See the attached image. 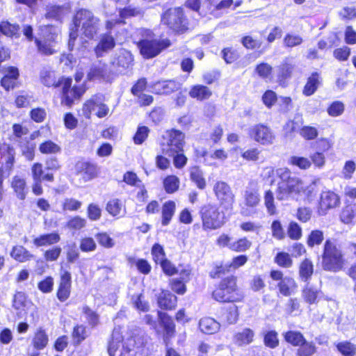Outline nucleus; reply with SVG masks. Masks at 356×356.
<instances>
[{"label":"nucleus","instance_id":"nucleus-1","mask_svg":"<svg viewBox=\"0 0 356 356\" xmlns=\"http://www.w3.org/2000/svg\"><path fill=\"white\" fill-rule=\"evenodd\" d=\"M275 174L280 179L275 191L278 200H295L298 201L302 195H305L307 197L312 195L314 185L306 186L299 177L293 176L289 168H280L276 170Z\"/></svg>","mask_w":356,"mask_h":356},{"label":"nucleus","instance_id":"nucleus-2","mask_svg":"<svg viewBox=\"0 0 356 356\" xmlns=\"http://www.w3.org/2000/svg\"><path fill=\"white\" fill-rule=\"evenodd\" d=\"M99 27V19L94 14L86 9H81L76 12L73 18V24L70 28L69 48L72 50L75 40L78 37L79 28L81 33L88 38H93L97 33Z\"/></svg>","mask_w":356,"mask_h":356},{"label":"nucleus","instance_id":"nucleus-3","mask_svg":"<svg viewBox=\"0 0 356 356\" xmlns=\"http://www.w3.org/2000/svg\"><path fill=\"white\" fill-rule=\"evenodd\" d=\"M143 345V339L140 336L127 338L124 341L120 330L115 329L108 351L110 356H141Z\"/></svg>","mask_w":356,"mask_h":356},{"label":"nucleus","instance_id":"nucleus-4","mask_svg":"<svg viewBox=\"0 0 356 356\" xmlns=\"http://www.w3.org/2000/svg\"><path fill=\"white\" fill-rule=\"evenodd\" d=\"M39 31V37L35 38L38 51L44 56L55 54L60 29L53 25H43L40 26Z\"/></svg>","mask_w":356,"mask_h":356},{"label":"nucleus","instance_id":"nucleus-5","mask_svg":"<svg viewBox=\"0 0 356 356\" xmlns=\"http://www.w3.org/2000/svg\"><path fill=\"white\" fill-rule=\"evenodd\" d=\"M322 257V266L326 270L338 271L343 268L345 264L341 249L330 240H327L324 244Z\"/></svg>","mask_w":356,"mask_h":356},{"label":"nucleus","instance_id":"nucleus-6","mask_svg":"<svg viewBox=\"0 0 356 356\" xmlns=\"http://www.w3.org/2000/svg\"><path fill=\"white\" fill-rule=\"evenodd\" d=\"M145 38L138 43L141 54L146 58L157 56L162 50L170 46L168 39L156 40L153 38V33L149 30H145Z\"/></svg>","mask_w":356,"mask_h":356},{"label":"nucleus","instance_id":"nucleus-7","mask_svg":"<svg viewBox=\"0 0 356 356\" xmlns=\"http://www.w3.org/2000/svg\"><path fill=\"white\" fill-rule=\"evenodd\" d=\"M201 218L204 230L220 228L225 223V215L214 204H207L202 208Z\"/></svg>","mask_w":356,"mask_h":356},{"label":"nucleus","instance_id":"nucleus-8","mask_svg":"<svg viewBox=\"0 0 356 356\" xmlns=\"http://www.w3.org/2000/svg\"><path fill=\"white\" fill-rule=\"evenodd\" d=\"M213 298L222 302L238 301L239 297L237 293L236 278L230 276L223 279L213 292Z\"/></svg>","mask_w":356,"mask_h":356},{"label":"nucleus","instance_id":"nucleus-9","mask_svg":"<svg viewBox=\"0 0 356 356\" xmlns=\"http://www.w3.org/2000/svg\"><path fill=\"white\" fill-rule=\"evenodd\" d=\"M161 23L177 33H184L188 29V24L181 8L167 10L161 16Z\"/></svg>","mask_w":356,"mask_h":356},{"label":"nucleus","instance_id":"nucleus-10","mask_svg":"<svg viewBox=\"0 0 356 356\" xmlns=\"http://www.w3.org/2000/svg\"><path fill=\"white\" fill-rule=\"evenodd\" d=\"M213 191L221 207L226 210L232 209L235 195L227 183L223 181H216L213 185Z\"/></svg>","mask_w":356,"mask_h":356},{"label":"nucleus","instance_id":"nucleus-11","mask_svg":"<svg viewBox=\"0 0 356 356\" xmlns=\"http://www.w3.org/2000/svg\"><path fill=\"white\" fill-rule=\"evenodd\" d=\"M184 135L182 132L172 130L167 134L165 143L161 145L162 152L167 156H173L176 152H183Z\"/></svg>","mask_w":356,"mask_h":356},{"label":"nucleus","instance_id":"nucleus-12","mask_svg":"<svg viewBox=\"0 0 356 356\" xmlns=\"http://www.w3.org/2000/svg\"><path fill=\"white\" fill-rule=\"evenodd\" d=\"M251 137L262 145H273L276 139V136L272 129L264 124H257L253 126L250 133Z\"/></svg>","mask_w":356,"mask_h":356},{"label":"nucleus","instance_id":"nucleus-13","mask_svg":"<svg viewBox=\"0 0 356 356\" xmlns=\"http://www.w3.org/2000/svg\"><path fill=\"white\" fill-rule=\"evenodd\" d=\"M340 204V197L337 193L331 191H323L320 197L318 213L324 216L329 210L339 207Z\"/></svg>","mask_w":356,"mask_h":356},{"label":"nucleus","instance_id":"nucleus-14","mask_svg":"<svg viewBox=\"0 0 356 356\" xmlns=\"http://www.w3.org/2000/svg\"><path fill=\"white\" fill-rule=\"evenodd\" d=\"M181 84L175 80L159 81L151 86L152 91L157 95H170L181 89Z\"/></svg>","mask_w":356,"mask_h":356},{"label":"nucleus","instance_id":"nucleus-15","mask_svg":"<svg viewBox=\"0 0 356 356\" xmlns=\"http://www.w3.org/2000/svg\"><path fill=\"white\" fill-rule=\"evenodd\" d=\"M0 154L1 162L3 165V169L5 171H8V175H10L15 163V149L8 144H1Z\"/></svg>","mask_w":356,"mask_h":356},{"label":"nucleus","instance_id":"nucleus-16","mask_svg":"<svg viewBox=\"0 0 356 356\" xmlns=\"http://www.w3.org/2000/svg\"><path fill=\"white\" fill-rule=\"evenodd\" d=\"M71 292V274L68 271H64L59 282L57 291V298L61 301H65L70 295Z\"/></svg>","mask_w":356,"mask_h":356},{"label":"nucleus","instance_id":"nucleus-17","mask_svg":"<svg viewBox=\"0 0 356 356\" xmlns=\"http://www.w3.org/2000/svg\"><path fill=\"white\" fill-rule=\"evenodd\" d=\"M96 110V115L99 118L105 117L110 111L107 105L102 102H95L94 99H90L86 102L83 107V113L86 116H89L92 111Z\"/></svg>","mask_w":356,"mask_h":356},{"label":"nucleus","instance_id":"nucleus-18","mask_svg":"<svg viewBox=\"0 0 356 356\" xmlns=\"http://www.w3.org/2000/svg\"><path fill=\"white\" fill-rule=\"evenodd\" d=\"M115 45V40L110 33H104L100 36L99 42L95 51L98 57L102 56L105 53L111 51Z\"/></svg>","mask_w":356,"mask_h":356},{"label":"nucleus","instance_id":"nucleus-19","mask_svg":"<svg viewBox=\"0 0 356 356\" xmlns=\"http://www.w3.org/2000/svg\"><path fill=\"white\" fill-rule=\"evenodd\" d=\"M133 60V56L131 52L122 49L119 50V51L116 54V56L113 58L112 63L116 67L125 70L129 68L132 65Z\"/></svg>","mask_w":356,"mask_h":356},{"label":"nucleus","instance_id":"nucleus-20","mask_svg":"<svg viewBox=\"0 0 356 356\" xmlns=\"http://www.w3.org/2000/svg\"><path fill=\"white\" fill-rule=\"evenodd\" d=\"M79 174L86 181L96 177L99 173V168L97 165L87 162L77 164Z\"/></svg>","mask_w":356,"mask_h":356},{"label":"nucleus","instance_id":"nucleus-21","mask_svg":"<svg viewBox=\"0 0 356 356\" xmlns=\"http://www.w3.org/2000/svg\"><path fill=\"white\" fill-rule=\"evenodd\" d=\"M314 273L313 262L308 258L304 259L298 266V276L300 281L308 282Z\"/></svg>","mask_w":356,"mask_h":356},{"label":"nucleus","instance_id":"nucleus-22","mask_svg":"<svg viewBox=\"0 0 356 356\" xmlns=\"http://www.w3.org/2000/svg\"><path fill=\"white\" fill-rule=\"evenodd\" d=\"M254 337V332L249 327H245L234 335V341L238 346H247L253 341Z\"/></svg>","mask_w":356,"mask_h":356},{"label":"nucleus","instance_id":"nucleus-23","mask_svg":"<svg viewBox=\"0 0 356 356\" xmlns=\"http://www.w3.org/2000/svg\"><path fill=\"white\" fill-rule=\"evenodd\" d=\"M199 327L202 332L212 334L220 330V324L213 318L204 317L200 320Z\"/></svg>","mask_w":356,"mask_h":356},{"label":"nucleus","instance_id":"nucleus-24","mask_svg":"<svg viewBox=\"0 0 356 356\" xmlns=\"http://www.w3.org/2000/svg\"><path fill=\"white\" fill-rule=\"evenodd\" d=\"M31 175L33 181H53L54 177L53 173L44 172L42 164L35 163L31 167Z\"/></svg>","mask_w":356,"mask_h":356},{"label":"nucleus","instance_id":"nucleus-25","mask_svg":"<svg viewBox=\"0 0 356 356\" xmlns=\"http://www.w3.org/2000/svg\"><path fill=\"white\" fill-rule=\"evenodd\" d=\"M177 301V297L169 291H162L158 298L159 306L163 309H175Z\"/></svg>","mask_w":356,"mask_h":356},{"label":"nucleus","instance_id":"nucleus-26","mask_svg":"<svg viewBox=\"0 0 356 356\" xmlns=\"http://www.w3.org/2000/svg\"><path fill=\"white\" fill-rule=\"evenodd\" d=\"M57 83L58 84V86L63 87L62 102L67 106H71L72 98L69 93L76 94V87L71 88L72 79H62L61 80H59Z\"/></svg>","mask_w":356,"mask_h":356},{"label":"nucleus","instance_id":"nucleus-27","mask_svg":"<svg viewBox=\"0 0 356 356\" xmlns=\"http://www.w3.org/2000/svg\"><path fill=\"white\" fill-rule=\"evenodd\" d=\"M10 256L20 263L29 261L34 258V255L22 245L14 246L10 252Z\"/></svg>","mask_w":356,"mask_h":356},{"label":"nucleus","instance_id":"nucleus-28","mask_svg":"<svg viewBox=\"0 0 356 356\" xmlns=\"http://www.w3.org/2000/svg\"><path fill=\"white\" fill-rule=\"evenodd\" d=\"M106 209L113 217H122L126 213L124 205L118 199H113L108 201Z\"/></svg>","mask_w":356,"mask_h":356},{"label":"nucleus","instance_id":"nucleus-29","mask_svg":"<svg viewBox=\"0 0 356 356\" xmlns=\"http://www.w3.org/2000/svg\"><path fill=\"white\" fill-rule=\"evenodd\" d=\"M277 287L282 295L289 296L296 290L297 284L293 278L286 276L278 283Z\"/></svg>","mask_w":356,"mask_h":356},{"label":"nucleus","instance_id":"nucleus-30","mask_svg":"<svg viewBox=\"0 0 356 356\" xmlns=\"http://www.w3.org/2000/svg\"><path fill=\"white\" fill-rule=\"evenodd\" d=\"M176 209V204L174 201L169 200L165 202L162 207V220L161 224L163 226L168 225L172 216L175 214Z\"/></svg>","mask_w":356,"mask_h":356},{"label":"nucleus","instance_id":"nucleus-31","mask_svg":"<svg viewBox=\"0 0 356 356\" xmlns=\"http://www.w3.org/2000/svg\"><path fill=\"white\" fill-rule=\"evenodd\" d=\"M60 239L58 233H50L40 235L33 240V243L37 247L50 245L58 243Z\"/></svg>","mask_w":356,"mask_h":356},{"label":"nucleus","instance_id":"nucleus-32","mask_svg":"<svg viewBox=\"0 0 356 356\" xmlns=\"http://www.w3.org/2000/svg\"><path fill=\"white\" fill-rule=\"evenodd\" d=\"M222 321L227 325L235 324L238 319V307L235 305H231L225 308L222 314Z\"/></svg>","mask_w":356,"mask_h":356},{"label":"nucleus","instance_id":"nucleus-33","mask_svg":"<svg viewBox=\"0 0 356 356\" xmlns=\"http://www.w3.org/2000/svg\"><path fill=\"white\" fill-rule=\"evenodd\" d=\"M212 92L211 90L207 86L202 85L194 86L189 92V95L192 98H195L197 100H204L209 99Z\"/></svg>","mask_w":356,"mask_h":356},{"label":"nucleus","instance_id":"nucleus-34","mask_svg":"<svg viewBox=\"0 0 356 356\" xmlns=\"http://www.w3.org/2000/svg\"><path fill=\"white\" fill-rule=\"evenodd\" d=\"M320 85V76L317 72L313 73L304 87L303 94L310 96L315 92Z\"/></svg>","mask_w":356,"mask_h":356},{"label":"nucleus","instance_id":"nucleus-35","mask_svg":"<svg viewBox=\"0 0 356 356\" xmlns=\"http://www.w3.org/2000/svg\"><path fill=\"white\" fill-rule=\"evenodd\" d=\"M245 204L248 207H256L259 202L260 197L258 191L255 189H247L244 193Z\"/></svg>","mask_w":356,"mask_h":356},{"label":"nucleus","instance_id":"nucleus-36","mask_svg":"<svg viewBox=\"0 0 356 356\" xmlns=\"http://www.w3.org/2000/svg\"><path fill=\"white\" fill-rule=\"evenodd\" d=\"M163 184L166 193H174L179 188L180 180L175 175H168L163 179Z\"/></svg>","mask_w":356,"mask_h":356},{"label":"nucleus","instance_id":"nucleus-37","mask_svg":"<svg viewBox=\"0 0 356 356\" xmlns=\"http://www.w3.org/2000/svg\"><path fill=\"white\" fill-rule=\"evenodd\" d=\"M12 187L15 190L17 196L20 200L26 197V181L19 176H15L12 181Z\"/></svg>","mask_w":356,"mask_h":356},{"label":"nucleus","instance_id":"nucleus-38","mask_svg":"<svg viewBox=\"0 0 356 356\" xmlns=\"http://www.w3.org/2000/svg\"><path fill=\"white\" fill-rule=\"evenodd\" d=\"M284 339L294 346H299L304 343L305 339L303 335L297 331H289L284 334Z\"/></svg>","mask_w":356,"mask_h":356},{"label":"nucleus","instance_id":"nucleus-39","mask_svg":"<svg viewBox=\"0 0 356 356\" xmlns=\"http://www.w3.org/2000/svg\"><path fill=\"white\" fill-rule=\"evenodd\" d=\"M40 79L42 83L47 87H58V81L56 80L55 73L53 71L43 69L40 72Z\"/></svg>","mask_w":356,"mask_h":356},{"label":"nucleus","instance_id":"nucleus-40","mask_svg":"<svg viewBox=\"0 0 356 356\" xmlns=\"http://www.w3.org/2000/svg\"><path fill=\"white\" fill-rule=\"evenodd\" d=\"M341 219L346 224L356 219V204H349L345 207L342 210Z\"/></svg>","mask_w":356,"mask_h":356},{"label":"nucleus","instance_id":"nucleus-41","mask_svg":"<svg viewBox=\"0 0 356 356\" xmlns=\"http://www.w3.org/2000/svg\"><path fill=\"white\" fill-rule=\"evenodd\" d=\"M318 293L319 291L318 289L307 283L302 290V298L307 302L314 304L316 302Z\"/></svg>","mask_w":356,"mask_h":356},{"label":"nucleus","instance_id":"nucleus-42","mask_svg":"<svg viewBox=\"0 0 356 356\" xmlns=\"http://www.w3.org/2000/svg\"><path fill=\"white\" fill-rule=\"evenodd\" d=\"M191 179L195 183L200 189H204L206 187V181L203 177L202 170L197 167H193L191 170Z\"/></svg>","mask_w":356,"mask_h":356},{"label":"nucleus","instance_id":"nucleus-43","mask_svg":"<svg viewBox=\"0 0 356 356\" xmlns=\"http://www.w3.org/2000/svg\"><path fill=\"white\" fill-rule=\"evenodd\" d=\"M39 150L42 154H53L60 152L61 149L56 143L51 140H47L40 145Z\"/></svg>","mask_w":356,"mask_h":356},{"label":"nucleus","instance_id":"nucleus-44","mask_svg":"<svg viewBox=\"0 0 356 356\" xmlns=\"http://www.w3.org/2000/svg\"><path fill=\"white\" fill-rule=\"evenodd\" d=\"M158 317L161 324L165 327L167 334H172L175 330V325L170 316L165 313L158 312Z\"/></svg>","mask_w":356,"mask_h":356},{"label":"nucleus","instance_id":"nucleus-45","mask_svg":"<svg viewBox=\"0 0 356 356\" xmlns=\"http://www.w3.org/2000/svg\"><path fill=\"white\" fill-rule=\"evenodd\" d=\"M299 346L300 348L297 350L298 356H312L316 350V347L314 343L308 342L306 340Z\"/></svg>","mask_w":356,"mask_h":356},{"label":"nucleus","instance_id":"nucleus-46","mask_svg":"<svg viewBox=\"0 0 356 356\" xmlns=\"http://www.w3.org/2000/svg\"><path fill=\"white\" fill-rule=\"evenodd\" d=\"M337 348L343 356H353L356 353V345L349 341L340 342Z\"/></svg>","mask_w":356,"mask_h":356},{"label":"nucleus","instance_id":"nucleus-47","mask_svg":"<svg viewBox=\"0 0 356 356\" xmlns=\"http://www.w3.org/2000/svg\"><path fill=\"white\" fill-rule=\"evenodd\" d=\"M275 262L280 267L282 268H290L293 265V260L289 255V254L286 252H279L275 257Z\"/></svg>","mask_w":356,"mask_h":356},{"label":"nucleus","instance_id":"nucleus-48","mask_svg":"<svg viewBox=\"0 0 356 356\" xmlns=\"http://www.w3.org/2000/svg\"><path fill=\"white\" fill-rule=\"evenodd\" d=\"M48 343V337L44 330H38L33 339V343L35 348L43 349Z\"/></svg>","mask_w":356,"mask_h":356},{"label":"nucleus","instance_id":"nucleus-49","mask_svg":"<svg viewBox=\"0 0 356 356\" xmlns=\"http://www.w3.org/2000/svg\"><path fill=\"white\" fill-rule=\"evenodd\" d=\"M0 29L2 34L8 37L16 35L19 31V26L18 25L11 24L8 22H2L0 23Z\"/></svg>","mask_w":356,"mask_h":356},{"label":"nucleus","instance_id":"nucleus-50","mask_svg":"<svg viewBox=\"0 0 356 356\" xmlns=\"http://www.w3.org/2000/svg\"><path fill=\"white\" fill-rule=\"evenodd\" d=\"M289 163L292 165H296L302 170H307L312 165L309 159L296 156L290 157Z\"/></svg>","mask_w":356,"mask_h":356},{"label":"nucleus","instance_id":"nucleus-51","mask_svg":"<svg viewBox=\"0 0 356 356\" xmlns=\"http://www.w3.org/2000/svg\"><path fill=\"white\" fill-rule=\"evenodd\" d=\"M300 135L305 140H314L318 136V129L312 126H304L299 131Z\"/></svg>","mask_w":356,"mask_h":356},{"label":"nucleus","instance_id":"nucleus-52","mask_svg":"<svg viewBox=\"0 0 356 356\" xmlns=\"http://www.w3.org/2000/svg\"><path fill=\"white\" fill-rule=\"evenodd\" d=\"M106 74V67L104 64H98L94 65L90 68V72L88 74V79L91 80L97 78L104 77Z\"/></svg>","mask_w":356,"mask_h":356},{"label":"nucleus","instance_id":"nucleus-53","mask_svg":"<svg viewBox=\"0 0 356 356\" xmlns=\"http://www.w3.org/2000/svg\"><path fill=\"white\" fill-rule=\"evenodd\" d=\"M251 245L252 243L249 240L243 238L232 242L230 250L234 252H244L248 250Z\"/></svg>","mask_w":356,"mask_h":356},{"label":"nucleus","instance_id":"nucleus-54","mask_svg":"<svg viewBox=\"0 0 356 356\" xmlns=\"http://www.w3.org/2000/svg\"><path fill=\"white\" fill-rule=\"evenodd\" d=\"M303 42L301 36L292 33H287L284 38L283 42L286 47H293L300 45Z\"/></svg>","mask_w":356,"mask_h":356},{"label":"nucleus","instance_id":"nucleus-55","mask_svg":"<svg viewBox=\"0 0 356 356\" xmlns=\"http://www.w3.org/2000/svg\"><path fill=\"white\" fill-rule=\"evenodd\" d=\"M323 238L324 236L322 231L314 230L309 235L307 243L308 246L312 248L315 245H320Z\"/></svg>","mask_w":356,"mask_h":356},{"label":"nucleus","instance_id":"nucleus-56","mask_svg":"<svg viewBox=\"0 0 356 356\" xmlns=\"http://www.w3.org/2000/svg\"><path fill=\"white\" fill-rule=\"evenodd\" d=\"M264 204L270 215L276 213V207L274 204V195L271 191L268 190L266 192L264 196Z\"/></svg>","mask_w":356,"mask_h":356},{"label":"nucleus","instance_id":"nucleus-57","mask_svg":"<svg viewBox=\"0 0 356 356\" xmlns=\"http://www.w3.org/2000/svg\"><path fill=\"white\" fill-rule=\"evenodd\" d=\"M86 225V220L79 216H74L70 219L67 222V227L69 229L79 230Z\"/></svg>","mask_w":356,"mask_h":356},{"label":"nucleus","instance_id":"nucleus-58","mask_svg":"<svg viewBox=\"0 0 356 356\" xmlns=\"http://www.w3.org/2000/svg\"><path fill=\"white\" fill-rule=\"evenodd\" d=\"M96 239L99 245L106 248H111L115 245L113 239L106 232L97 234L96 235Z\"/></svg>","mask_w":356,"mask_h":356},{"label":"nucleus","instance_id":"nucleus-59","mask_svg":"<svg viewBox=\"0 0 356 356\" xmlns=\"http://www.w3.org/2000/svg\"><path fill=\"white\" fill-rule=\"evenodd\" d=\"M264 344L270 348H275L279 344L277 333L275 331H269L264 336Z\"/></svg>","mask_w":356,"mask_h":356},{"label":"nucleus","instance_id":"nucleus-60","mask_svg":"<svg viewBox=\"0 0 356 356\" xmlns=\"http://www.w3.org/2000/svg\"><path fill=\"white\" fill-rule=\"evenodd\" d=\"M87 214L90 220L96 221L101 218L102 210L97 204L91 203L88 207Z\"/></svg>","mask_w":356,"mask_h":356},{"label":"nucleus","instance_id":"nucleus-61","mask_svg":"<svg viewBox=\"0 0 356 356\" xmlns=\"http://www.w3.org/2000/svg\"><path fill=\"white\" fill-rule=\"evenodd\" d=\"M288 235L293 240H298L302 236V229L296 222H291L288 227Z\"/></svg>","mask_w":356,"mask_h":356},{"label":"nucleus","instance_id":"nucleus-62","mask_svg":"<svg viewBox=\"0 0 356 356\" xmlns=\"http://www.w3.org/2000/svg\"><path fill=\"white\" fill-rule=\"evenodd\" d=\"M149 129L145 126L139 127L137 129V131L134 136V141L135 144L140 145L142 144L145 139L147 138L149 134Z\"/></svg>","mask_w":356,"mask_h":356},{"label":"nucleus","instance_id":"nucleus-63","mask_svg":"<svg viewBox=\"0 0 356 356\" xmlns=\"http://www.w3.org/2000/svg\"><path fill=\"white\" fill-rule=\"evenodd\" d=\"M344 111V105L342 102H334L327 108V113L330 116L337 117L341 115Z\"/></svg>","mask_w":356,"mask_h":356},{"label":"nucleus","instance_id":"nucleus-64","mask_svg":"<svg viewBox=\"0 0 356 356\" xmlns=\"http://www.w3.org/2000/svg\"><path fill=\"white\" fill-rule=\"evenodd\" d=\"M312 215V211L309 207H302L297 210L296 218L302 222H308Z\"/></svg>","mask_w":356,"mask_h":356}]
</instances>
